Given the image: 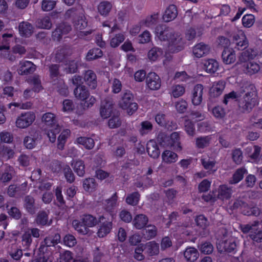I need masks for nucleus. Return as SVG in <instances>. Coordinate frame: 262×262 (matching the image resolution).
Instances as JSON below:
<instances>
[{"mask_svg":"<svg viewBox=\"0 0 262 262\" xmlns=\"http://www.w3.org/2000/svg\"><path fill=\"white\" fill-rule=\"evenodd\" d=\"M155 33L160 40L168 42V49L171 52H179L186 45L185 41L178 33H172V30L165 26H157Z\"/></svg>","mask_w":262,"mask_h":262,"instance_id":"nucleus-1","label":"nucleus"},{"mask_svg":"<svg viewBox=\"0 0 262 262\" xmlns=\"http://www.w3.org/2000/svg\"><path fill=\"white\" fill-rule=\"evenodd\" d=\"M241 93L245 94L238 100L239 107L243 111H249L258 103L256 88L252 84L245 83L241 88Z\"/></svg>","mask_w":262,"mask_h":262,"instance_id":"nucleus-2","label":"nucleus"},{"mask_svg":"<svg viewBox=\"0 0 262 262\" xmlns=\"http://www.w3.org/2000/svg\"><path fill=\"white\" fill-rule=\"evenodd\" d=\"M259 52L256 49L249 48L242 52L238 57V60L236 66L239 64H244L243 71L249 75H253L257 73L260 70L259 65L254 62L250 61L246 63L250 59L255 58Z\"/></svg>","mask_w":262,"mask_h":262,"instance_id":"nucleus-3","label":"nucleus"},{"mask_svg":"<svg viewBox=\"0 0 262 262\" xmlns=\"http://www.w3.org/2000/svg\"><path fill=\"white\" fill-rule=\"evenodd\" d=\"M41 121L50 141L54 142L56 135L61 130L60 125L57 123L56 115L52 113H46L42 115Z\"/></svg>","mask_w":262,"mask_h":262,"instance_id":"nucleus-4","label":"nucleus"},{"mask_svg":"<svg viewBox=\"0 0 262 262\" xmlns=\"http://www.w3.org/2000/svg\"><path fill=\"white\" fill-rule=\"evenodd\" d=\"M66 16L71 17L73 24L77 30L84 29L88 25L83 9L79 6L69 9L66 13Z\"/></svg>","mask_w":262,"mask_h":262,"instance_id":"nucleus-5","label":"nucleus"},{"mask_svg":"<svg viewBox=\"0 0 262 262\" xmlns=\"http://www.w3.org/2000/svg\"><path fill=\"white\" fill-rule=\"evenodd\" d=\"M15 39L12 33H5L2 35L0 38V59L4 58L13 61L16 59L15 56L10 51V44Z\"/></svg>","mask_w":262,"mask_h":262,"instance_id":"nucleus-6","label":"nucleus"},{"mask_svg":"<svg viewBox=\"0 0 262 262\" xmlns=\"http://www.w3.org/2000/svg\"><path fill=\"white\" fill-rule=\"evenodd\" d=\"M81 220L84 225L81 224L79 221L77 220L73 221L72 225L77 232L82 234H86L88 233L89 229L86 227H93L98 223L96 218L90 214L83 215Z\"/></svg>","mask_w":262,"mask_h":262,"instance_id":"nucleus-7","label":"nucleus"},{"mask_svg":"<svg viewBox=\"0 0 262 262\" xmlns=\"http://www.w3.org/2000/svg\"><path fill=\"white\" fill-rule=\"evenodd\" d=\"M75 97L83 102V108H89L91 107L95 103L96 99L94 97L90 96L89 91L85 86H77L74 91Z\"/></svg>","mask_w":262,"mask_h":262,"instance_id":"nucleus-8","label":"nucleus"},{"mask_svg":"<svg viewBox=\"0 0 262 262\" xmlns=\"http://www.w3.org/2000/svg\"><path fill=\"white\" fill-rule=\"evenodd\" d=\"M36 118L34 112L29 111L21 113L16 118L15 125L19 129H26L31 126Z\"/></svg>","mask_w":262,"mask_h":262,"instance_id":"nucleus-9","label":"nucleus"},{"mask_svg":"<svg viewBox=\"0 0 262 262\" xmlns=\"http://www.w3.org/2000/svg\"><path fill=\"white\" fill-rule=\"evenodd\" d=\"M59 67L57 65H52L50 67V76L54 85H57L59 93L62 95L68 94V87L64 84L62 79L58 77Z\"/></svg>","mask_w":262,"mask_h":262,"instance_id":"nucleus-10","label":"nucleus"},{"mask_svg":"<svg viewBox=\"0 0 262 262\" xmlns=\"http://www.w3.org/2000/svg\"><path fill=\"white\" fill-rule=\"evenodd\" d=\"M133 96L129 91L124 93L121 100L119 102L120 107L125 110L128 115L134 113L138 108L137 104L133 102Z\"/></svg>","mask_w":262,"mask_h":262,"instance_id":"nucleus-11","label":"nucleus"},{"mask_svg":"<svg viewBox=\"0 0 262 262\" xmlns=\"http://www.w3.org/2000/svg\"><path fill=\"white\" fill-rule=\"evenodd\" d=\"M28 82L33 85V90L26 89L25 90L23 97L26 99L34 97V93H38L42 89L38 76H33L28 80Z\"/></svg>","mask_w":262,"mask_h":262,"instance_id":"nucleus-12","label":"nucleus"},{"mask_svg":"<svg viewBox=\"0 0 262 262\" xmlns=\"http://www.w3.org/2000/svg\"><path fill=\"white\" fill-rule=\"evenodd\" d=\"M232 43L234 48L238 50H243L248 47V41L243 31L238 30L233 35Z\"/></svg>","mask_w":262,"mask_h":262,"instance_id":"nucleus-13","label":"nucleus"},{"mask_svg":"<svg viewBox=\"0 0 262 262\" xmlns=\"http://www.w3.org/2000/svg\"><path fill=\"white\" fill-rule=\"evenodd\" d=\"M104 216H100L99 221L100 223L97 235L99 237H104L106 236L112 230L113 223L112 221H105Z\"/></svg>","mask_w":262,"mask_h":262,"instance_id":"nucleus-14","label":"nucleus"},{"mask_svg":"<svg viewBox=\"0 0 262 262\" xmlns=\"http://www.w3.org/2000/svg\"><path fill=\"white\" fill-rule=\"evenodd\" d=\"M177 231V234H180V240L182 239V241L179 242L180 244H182L184 242L187 240V239L185 238V236H194V238H196V236L199 235V234L195 230H194L188 224L179 227ZM178 240H179V239L178 238Z\"/></svg>","mask_w":262,"mask_h":262,"instance_id":"nucleus-15","label":"nucleus"},{"mask_svg":"<svg viewBox=\"0 0 262 262\" xmlns=\"http://www.w3.org/2000/svg\"><path fill=\"white\" fill-rule=\"evenodd\" d=\"M241 206L242 208V212L244 214L246 215H258L259 214L260 211L256 207H250L245 203H243L240 200H236L234 202L233 205V209H235Z\"/></svg>","mask_w":262,"mask_h":262,"instance_id":"nucleus-16","label":"nucleus"},{"mask_svg":"<svg viewBox=\"0 0 262 262\" xmlns=\"http://www.w3.org/2000/svg\"><path fill=\"white\" fill-rule=\"evenodd\" d=\"M146 82L147 87L151 90H159L161 85V79L155 72H150L148 74Z\"/></svg>","mask_w":262,"mask_h":262,"instance_id":"nucleus-17","label":"nucleus"},{"mask_svg":"<svg viewBox=\"0 0 262 262\" xmlns=\"http://www.w3.org/2000/svg\"><path fill=\"white\" fill-rule=\"evenodd\" d=\"M260 150L261 148L258 146H248L246 148V153L249 158V161L257 164L260 163L261 161Z\"/></svg>","mask_w":262,"mask_h":262,"instance_id":"nucleus-18","label":"nucleus"},{"mask_svg":"<svg viewBox=\"0 0 262 262\" xmlns=\"http://www.w3.org/2000/svg\"><path fill=\"white\" fill-rule=\"evenodd\" d=\"M236 247L235 240L233 238H229L227 240L220 242L217 244L218 251L222 253L224 252H231L234 251Z\"/></svg>","mask_w":262,"mask_h":262,"instance_id":"nucleus-19","label":"nucleus"},{"mask_svg":"<svg viewBox=\"0 0 262 262\" xmlns=\"http://www.w3.org/2000/svg\"><path fill=\"white\" fill-rule=\"evenodd\" d=\"M60 240V235L59 233H54L49 235L44 240V245H41L39 248L40 251L43 253L47 250L48 247L54 246L58 244Z\"/></svg>","mask_w":262,"mask_h":262,"instance_id":"nucleus-20","label":"nucleus"},{"mask_svg":"<svg viewBox=\"0 0 262 262\" xmlns=\"http://www.w3.org/2000/svg\"><path fill=\"white\" fill-rule=\"evenodd\" d=\"M203 86L202 84H196L191 92V102L194 105H200L203 100Z\"/></svg>","mask_w":262,"mask_h":262,"instance_id":"nucleus-21","label":"nucleus"},{"mask_svg":"<svg viewBox=\"0 0 262 262\" xmlns=\"http://www.w3.org/2000/svg\"><path fill=\"white\" fill-rule=\"evenodd\" d=\"M232 192L231 189L225 185H221L217 190L212 191L214 198H216V200L219 199L223 201L229 199Z\"/></svg>","mask_w":262,"mask_h":262,"instance_id":"nucleus-22","label":"nucleus"},{"mask_svg":"<svg viewBox=\"0 0 262 262\" xmlns=\"http://www.w3.org/2000/svg\"><path fill=\"white\" fill-rule=\"evenodd\" d=\"M113 104L111 98H107L102 102L100 111L101 117L106 119L110 116L113 110Z\"/></svg>","mask_w":262,"mask_h":262,"instance_id":"nucleus-23","label":"nucleus"},{"mask_svg":"<svg viewBox=\"0 0 262 262\" xmlns=\"http://www.w3.org/2000/svg\"><path fill=\"white\" fill-rule=\"evenodd\" d=\"M35 69V66L32 62L21 60L19 62V67L17 71L20 75H26L33 72Z\"/></svg>","mask_w":262,"mask_h":262,"instance_id":"nucleus-24","label":"nucleus"},{"mask_svg":"<svg viewBox=\"0 0 262 262\" xmlns=\"http://www.w3.org/2000/svg\"><path fill=\"white\" fill-rule=\"evenodd\" d=\"M71 27L66 24L59 25L52 33V37L54 40H59L62 36L67 34L71 30Z\"/></svg>","mask_w":262,"mask_h":262,"instance_id":"nucleus-25","label":"nucleus"},{"mask_svg":"<svg viewBox=\"0 0 262 262\" xmlns=\"http://www.w3.org/2000/svg\"><path fill=\"white\" fill-rule=\"evenodd\" d=\"M204 69L209 74L216 73L219 69V62L214 59H208L204 61Z\"/></svg>","mask_w":262,"mask_h":262,"instance_id":"nucleus-26","label":"nucleus"},{"mask_svg":"<svg viewBox=\"0 0 262 262\" xmlns=\"http://www.w3.org/2000/svg\"><path fill=\"white\" fill-rule=\"evenodd\" d=\"M225 87V82L223 80L216 81L213 83L210 89V95L213 97H217L221 95Z\"/></svg>","mask_w":262,"mask_h":262,"instance_id":"nucleus-27","label":"nucleus"},{"mask_svg":"<svg viewBox=\"0 0 262 262\" xmlns=\"http://www.w3.org/2000/svg\"><path fill=\"white\" fill-rule=\"evenodd\" d=\"M148 222L147 216L143 214H139L134 217L133 220V225L137 229H141L144 227Z\"/></svg>","mask_w":262,"mask_h":262,"instance_id":"nucleus-28","label":"nucleus"},{"mask_svg":"<svg viewBox=\"0 0 262 262\" xmlns=\"http://www.w3.org/2000/svg\"><path fill=\"white\" fill-rule=\"evenodd\" d=\"M162 162L166 164L175 163L178 160V155L169 149L165 150L161 155Z\"/></svg>","mask_w":262,"mask_h":262,"instance_id":"nucleus-29","label":"nucleus"},{"mask_svg":"<svg viewBox=\"0 0 262 262\" xmlns=\"http://www.w3.org/2000/svg\"><path fill=\"white\" fill-rule=\"evenodd\" d=\"M223 61L226 64L233 63L236 60L235 51L231 49L226 48L222 53Z\"/></svg>","mask_w":262,"mask_h":262,"instance_id":"nucleus-30","label":"nucleus"},{"mask_svg":"<svg viewBox=\"0 0 262 262\" xmlns=\"http://www.w3.org/2000/svg\"><path fill=\"white\" fill-rule=\"evenodd\" d=\"M84 80L86 84L92 89L97 86V78L95 73L92 70H88L84 76Z\"/></svg>","mask_w":262,"mask_h":262,"instance_id":"nucleus-31","label":"nucleus"},{"mask_svg":"<svg viewBox=\"0 0 262 262\" xmlns=\"http://www.w3.org/2000/svg\"><path fill=\"white\" fill-rule=\"evenodd\" d=\"M113 8V4L108 1H102L97 6V10L100 15L106 17L108 15Z\"/></svg>","mask_w":262,"mask_h":262,"instance_id":"nucleus-32","label":"nucleus"},{"mask_svg":"<svg viewBox=\"0 0 262 262\" xmlns=\"http://www.w3.org/2000/svg\"><path fill=\"white\" fill-rule=\"evenodd\" d=\"M40 138L38 135L28 136L24 138V144L28 149H33L40 142Z\"/></svg>","mask_w":262,"mask_h":262,"instance_id":"nucleus-33","label":"nucleus"},{"mask_svg":"<svg viewBox=\"0 0 262 262\" xmlns=\"http://www.w3.org/2000/svg\"><path fill=\"white\" fill-rule=\"evenodd\" d=\"M184 256L186 261L194 262L199 258V253L196 249L189 247H187L184 251Z\"/></svg>","mask_w":262,"mask_h":262,"instance_id":"nucleus-34","label":"nucleus"},{"mask_svg":"<svg viewBox=\"0 0 262 262\" xmlns=\"http://www.w3.org/2000/svg\"><path fill=\"white\" fill-rule=\"evenodd\" d=\"M177 15L178 11L176 6L170 5L166 9L163 18L165 21L168 22L174 19Z\"/></svg>","mask_w":262,"mask_h":262,"instance_id":"nucleus-35","label":"nucleus"},{"mask_svg":"<svg viewBox=\"0 0 262 262\" xmlns=\"http://www.w3.org/2000/svg\"><path fill=\"white\" fill-rule=\"evenodd\" d=\"M147 151L149 156L153 158L159 157L160 150L155 141L151 140L147 142Z\"/></svg>","mask_w":262,"mask_h":262,"instance_id":"nucleus-36","label":"nucleus"},{"mask_svg":"<svg viewBox=\"0 0 262 262\" xmlns=\"http://www.w3.org/2000/svg\"><path fill=\"white\" fill-rule=\"evenodd\" d=\"M209 51L208 46L203 43L196 45L193 49L194 55L198 58H200L206 55Z\"/></svg>","mask_w":262,"mask_h":262,"instance_id":"nucleus-37","label":"nucleus"},{"mask_svg":"<svg viewBox=\"0 0 262 262\" xmlns=\"http://www.w3.org/2000/svg\"><path fill=\"white\" fill-rule=\"evenodd\" d=\"M185 93V86L183 84H173L169 89V94L176 98L183 96Z\"/></svg>","mask_w":262,"mask_h":262,"instance_id":"nucleus-38","label":"nucleus"},{"mask_svg":"<svg viewBox=\"0 0 262 262\" xmlns=\"http://www.w3.org/2000/svg\"><path fill=\"white\" fill-rule=\"evenodd\" d=\"M71 166L74 170L79 177H83L85 173V165L82 160H73Z\"/></svg>","mask_w":262,"mask_h":262,"instance_id":"nucleus-39","label":"nucleus"},{"mask_svg":"<svg viewBox=\"0 0 262 262\" xmlns=\"http://www.w3.org/2000/svg\"><path fill=\"white\" fill-rule=\"evenodd\" d=\"M163 52L158 47L151 48L148 52L147 57L150 61H156L163 57Z\"/></svg>","mask_w":262,"mask_h":262,"instance_id":"nucleus-40","label":"nucleus"},{"mask_svg":"<svg viewBox=\"0 0 262 262\" xmlns=\"http://www.w3.org/2000/svg\"><path fill=\"white\" fill-rule=\"evenodd\" d=\"M144 249L149 256L157 255L159 253V244L155 241L149 242L144 244Z\"/></svg>","mask_w":262,"mask_h":262,"instance_id":"nucleus-41","label":"nucleus"},{"mask_svg":"<svg viewBox=\"0 0 262 262\" xmlns=\"http://www.w3.org/2000/svg\"><path fill=\"white\" fill-rule=\"evenodd\" d=\"M18 29L20 35L25 37L30 36L33 32L32 26L28 22L20 23L19 25Z\"/></svg>","mask_w":262,"mask_h":262,"instance_id":"nucleus-42","label":"nucleus"},{"mask_svg":"<svg viewBox=\"0 0 262 262\" xmlns=\"http://www.w3.org/2000/svg\"><path fill=\"white\" fill-rule=\"evenodd\" d=\"M156 122L161 126H165L167 129L172 130L177 128V124L175 122H171V125L166 123V119L165 115L159 113L155 116Z\"/></svg>","mask_w":262,"mask_h":262,"instance_id":"nucleus-43","label":"nucleus"},{"mask_svg":"<svg viewBox=\"0 0 262 262\" xmlns=\"http://www.w3.org/2000/svg\"><path fill=\"white\" fill-rule=\"evenodd\" d=\"M169 137L170 147H173L177 151H181L182 147L180 142L179 134L178 132H173Z\"/></svg>","mask_w":262,"mask_h":262,"instance_id":"nucleus-44","label":"nucleus"},{"mask_svg":"<svg viewBox=\"0 0 262 262\" xmlns=\"http://www.w3.org/2000/svg\"><path fill=\"white\" fill-rule=\"evenodd\" d=\"M36 222L38 225H48L49 226L52 223V220L49 221L48 212L42 211L39 212L36 219Z\"/></svg>","mask_w":262,"mask_h":262,"instance_id":"nucleus-45","label":"nucleus"},{"mask_svg":"<svg viewBox=\"0 0 262 262\" xmlns=\"http://www.w3.org/2000/svg\"><path fill=\"white\" fill-rule=\"evenodd\" d=\"M117 196L114 194L111 199L106 200L104 203L105 210L113 217V210L117 205Z\"/></svg>","mask_w":262,"mask_h":262,"instance_id":"nucleus-46","label":"nucleus"},{"mask_svg":"<svg viewBox=\"0 0 262 262\" xmlns=\"http://www.w3.org/2000/svg\"><path fill=\"white\" fill-rule=\"evenodd\" d=\"M202 164L204 168L208 170L209 174L216 171L217 167L215 165V162L213 160L207 158L202 159Z\"/></svg>","mask_w":262,"mask_h":262,"instance_id":"nucleus-47","label":"nucleus"},{"mask_svg":"<svg viewBox=\"0 0 262 262\" xmlns=\"http://www.w3.org/2000/svg\"><path fill=\"white\" fill-rule=\"evenodd\" d=\"M158 18V14L154 13L151 15L147 16L144 19L141 21V24L143 26L151 28L157 23Z\"/></svg>","mask_w":262,"mask_h":262,"instance_id":"nucleus-48","label":"nucleus"},{"mask_svg":"<svg viewBox=\"0 0 262 262\" xmlns=\"http://www.w3.org/2000/svg\"><path fill=\"white\" fill-rule=\"evenodd\" d=\"M14 174L13 168L9 165H5V171L1 177L3 182H7L11 180Z\"/></svg>","mask_w":262,"mask_h":262,"instance_id":"nucleus-49","label":"nucleus"},{"mask_svg":"<svg viewBox=\"0 0 262 262\" xmlns=\"http://www.w3.org/2000/svg\"><path fill=\"white\" fill-rule=\"evenodd\" d=\"M246 172L247 170L244 168H241L237 169L233 174L232 178L230 180V183L233 184L238 183L243 179L244 175Z\"/></svg>","mask_w":262,"mask_h":262,"instance_id":"nucleus-50","label":"nucleus"},{"mask_svg":"<svg viewBox=\"0 0 262 262\" xmlns=\"http://www.w3.org/2000/svg\"><path fill=\"white\" fill-rule=\"evenodd\" d=\"M78 144L82 145L87 149H92L94 146V141L93 139L87 137H79L77 139Z\"/></svg>","mask_w":262,"mask_h":262,"instance_id":"nucleus-51","label":"nucleus"},{"mask_svg":"<svg viewBox=\"0 0 262 262\" xmlns=\"http://www.w3.org/2000/svg\"><path fill=\"white\" fill-rule=\"evenodd\" d=\"M103 55L102 51L99 48L90 50L86 56L87 60H95L102 57Z\"/></svg>","mask_w":262,"mask_h":262,"instance_id":"nucleus-52","label":"nucleus"},{"mask_svg":"<svg viewBox=\"0 0 262 262\" xmlns=\"http://www.w3.org/2000/svg\"><path fill=\"white\" fill-rule=\"evenodd\" d=\"M83 187L88 192H92L96 187L95 179L93 178H87L83 182Z\"/></svg>","mask_w":262,"mask_h":262,"instance_id":"nucleus-53","label":"nucleus"},{"mask_svg":"<svg viewBox=\"0 0 262 262\" xmlns=\"http://www.w3.org/2000/svg\"><path fill=\"white\" fill-rule=\"evenodd\" d=\"M102 26L104 28H107L109 33L113 32L118 28L115 19H110L104 21L102 24Z\"/></svg>","mask_w":262,"mask_h":262,"instance_id":"nucleus-54","label":"nucleus"},{"mask_svg":"<svg viewBox=\"0 0 262 262\" xmlns=\"http://www.w3.org/2000/svg\"><path fill=\"white\" fill-rule=\"evenodd\" d=\"M70 131L69 129H64L59 135L58 139V148L60 149L63 148L66 139L69 137Z\"/></svg>","mask_w":262,"mask_h":262,"instance_id":"nucleus-55","label":"nucleus"},{"mask_svg":"<svg viewBox=\"0 0 262 262\" xmlns=\"http://www.w3.org/2000/svg\"><path fill=\"white\" fill-rule=\"evenodd\" d=\"M125 39V36L123 33L116 34L115 36L112 38L110 41V45L112 47H118Z\"/></svg>","mask_w":262,"mask_h":262,"instance_id":"nucleus-56","label":"nucleus"},{"mask_svg":"<svg viewBox=\"0 0 262 262\" xmlns=\"http://www.w3.org/2000/svg\"><path fill=\"white\" fill-rule=\"evenodd\" d=\"M14 154V150L8 146L0 144V155L3 157L10 159L13 157Z\"/></svg>","mask_w":262,"mask_h":262,"instance_id":"nucleus-57","label":"nucleus"},{"mask_svg":"<svg viewBox=\"0 0 262 262\" xmlns=\"http://www.w3.org/2000/svg\"><path fill=\"white\" fill-rule=\"evenodd\" d=\"M157 234V228L155 226H148L144 231L143 235L145 238L150 239L154 237Z\"/></svg>","mask_w":262,"mask_h":262,"instance_id":"nucleus-58","label":"nucleus"},{"mask_svg":"<svg viewBox=\"0 0 262 262\" xmlns=\"http://www.w3.org/2000/svg\"><path fill=\"white\" fill-rule=\"evenodd\" d=\"M34 199L33 197L30 196H27L25 199V207L27 210L31 214L35 212L34 208Z\"/></svg>","mask_w":262,"mask_h":262,"instance_id":"nucleus-59","label":"nucleus"},{"mask_svg":"<svg viewBox=\"0 0 262 262\" xmlns=\"http://www.w3.org/2000/svg\"><path fill=\"white\" fill-rule=\"evenodd\" d=\"M144 250H145L144 244H141L139 245L135 249V252L133 255L134 258L139 261L143 260L145 258L143 254Z\"/></svg>","mask_w":262,"mask_h":262,"instance_id":"nucleus-60","label":"nucleus"},{"mask_svg":"<svg viewBox=\"0 0 262 262\" xmlns=\"http://www.w3.org/2000/svg\"><path fill=\"white\" fill-rule=\"evenodd\" d=\"M195 222L197 226L202 229H205L209 225V222L203 215H199L195 219Z\"/></svg>","mask_w":262,"mask_h":262,"instance_id":"nucleus-61","label":"nucleus"},{"mask_svg":"<svg viewBox=\"0 0 262 262\" xmlns=\"http://www.w3.org/2000/svg\"><path fill=\"white\" fill-rule=\"evenodd\" d=\"M151 39V35L150 33L145 30L138 36V41L139 43L144 44L150 42Z\"/></svg>","mask_w":262,"mask_h":262,"instance_id":"nucleus-62","label":"nucleus"},{"mask_svg":"<svg viewBox=\"0 0 262 262\" xmlns=\"http://www.w3.org/2000/svg\"><path fill=\"white\" fill-rule=\"evenodd\" d=\"M184 130L187 135L190 136H193L195 134V127L194 124L189 119H187L185 121Z\"/></svg>","mask_w":262,"mask_h":262,"instance_id":"nucleus-63","label":"nucleus"},{"mask_svg":"<svg viewBox=\"0 0 262 262\" xmlns=\"http://www.w3.org/2000/svg\"><path fill=\"white\" fill-rule=\"evenodd\" d=\"M140 195L138 192H134L127 195L126 202L129 205H136L139 201Z\"/></svg>","mask_w":262,"mask_h":262,"instance_id":"nucleus-64","label":"nucleus"}]
</instances>
